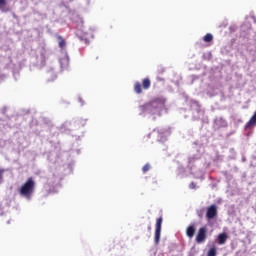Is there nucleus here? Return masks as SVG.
Segmentation results:
<instances>
[{
    "label": "nucleus",
    "mask_w": 256,
    "mask_h": 256,
    "mask_svg": "<svg viewBox=\"0 0 256 256\" xmlns=\"http://www.w3.org/2000/svg\"><path fill=\"white\" fill-rule=\"evenodd\" d=\"M20 197H25V199H31L33 193H35V180L33 178H28L26 182L18 189Z\"/></svg>",
    "instance_id": "f257e3e1"
},
{
    "label": "nucleus",
    "mask_w": 256,
    "mask_h": 256,
    "mask_svg": "<svg viewBox=\"0 0 256 256\" xmlns=\"http://www.w3.org/2000/svg\"><path fill=\"white\" fill-rule=\"evenodd\" d=\"M163 107V102L161 100L156 99L151 101L150 103L144 104L141 106V109L144 113H149V115H155L157 111H159Z\"/></svg>",
    "instance_id": "f03ea898"
},
{
    "label": "nucleus",
    "mask_w": 256,
    "mask_h": 256,
    "mask_svg": "<svg viewBox=\"0 0 256 256\" xmlns=\"http://www.w3.org/2000/svg\"><path fill=\"white\" fill-rule=\"evenodd\" d=\"M195 241L198 243V245H201V243H205V241H207V227L204 226L199 228Z\"/></svg>",
    "instance_id": "7ed1b4c3"
},
{
    "label": "nucleus",
    "mask_w": 256,
    "mask_h": 256,
    "mask_svg": "<svg viewBox=\"0 0 256 256\" xmlns=\"http://www.w3.org/2000/svg\"><path fill=\"white\" fill-rule=\"evenodd\" d=\"M218 215L217 205L212 204L206 208V219L212 221Z\"/></svg>",
    "instance_id": "20e7f679"
},
{
    "label": "nucleus",
    "mask_w": 256,
    "mask_h": 256,
    "mask_svg": "<svg viewBox=\"0 0 256 256\" xmlns=\"http://www.w3.org/2000/svg\"><path fill=\"white\" fill-rule=\"evenodd\" d=\"M161 225H163V217H159L156 220V230H155V245H159V241H161Z\"/></svg>",
    "instance_id": "39448f33"
},
{
    "label": "nucleus",
    "mask_w": 256,
    "mask_h": 256,
    "mask_svg": "<svg viewBox=\"0 0 256 256\" xmlns=\"http://www.w3.org/2000/svg\"><path fill=\"white\" fill-rule=\"evenodd\" d=\"M195 224H191L186 228V235L189 239H193V237H195Z\"/></svg>",
    "instance_id": "423d86ee"
},
{
    "label": "nucleus",
    "mask_w": 256,
    "mask_h": 256,
    "mask_svg": "<svg viewBox=\"0 0 256 256\" xmlns=\"http://www.w3.org/2000/svg\"><path fill=\"white\" fill-rule=\"evenodd\" d=\"M0 11H2V13H9V11H11L7 0H0Z\"/></svg>",
    "instance_id": "0eeeda50"
},
{
    "label": "nucleus",
    "mask_w": 256,
    "mask_h": 256,
    "mask_svg": "<svg viewBox=\"0 0 256 256\" xmlns=\"http://www.w3.org/2000/svg\"><path fill=\"white\" fill-rule=\"evenodd\" d=\"M60 67L62 69H67L69 67V56H63L60 58Z\"/></svg>",
    "instance_id": "6e6552de"
},
{
    "label": "nucleus",
    "mask_w": 256,
    "mask_h": 256,
    "mask_svg": "<svg viewBox=\"0 0 256 256\" xmlns=\"http://www.w3.org/2000/svg\"><path fill=\"white\" fill-rule=\"evenodd\" d=\"M255 125H256V111L254 112L250 120L246 123L245 128L249 129V127H254Z\"/></svg>",
    "instance_id": "1a4fd4ad"
},
{
    "label": "nucleus",
    "mask_w": 256,
    "mask_h": 256,
    "mask_svg": "<svg viewBox=\"0 0 256 256\" xmlns=\"http://www.w3.org/2000/svg\"><path fill=\"white\" fill-rule=\"evenodd\" d=\"M219 245H225L227 243V233H221L218 235Z\"/></svg>",
    "instance_id": "9d476101"
},
{
    "label": "nucleus",
    "mask_w": 256,
    "mask_h": 256,
    "mask_svg": "<svg viewBox=\"0 0 256 256\" xmlns=\"http://www.w3.org/2000/svg\"><path fill=\"white\" fill-rule=\"evenodd\" d=\"M143 89L147 90L151 87V80L149 78H145L142 80Z\"/></svg>",
    "instance_id": "9b49d317"
},
{
    "label": "nucleus",
    "mask_w": 256,
    "mask_h": 256,
    "mask_svg": "<svg viewBox=\"0 0 256 256\" xmlns=\"http://www.w3.org/2000/svg\"><path fill=\"white\" fill-rule=\"evenodd\" d=\"M134 91L138 95H141V93H143V89L141 88V83L135 82V84H134Z\"/></svg>",
    "instance_id": "f8f14e48"
},
{
    "label": "nucleus",
    "mask_w": 256,
    "mask_h": 256,
    "mask_svg": "<svg viewBox=\"0 0 256 256\" xmlns=\"http://www.w3.org/2000/svg\"><path fill=\"white\" fill-rule=\"evenodd\" d=\"M57 39H58V45L60 49H65V45H67V43L65 42V39H63L62 36H57Z\"/></svg>",
    "instance_id": "ddd939ff"
},
{
    "label": "nucleus",
    "mask_w": 256,
    "mask_h": 256,
    "mask_svg": "<svg viewBox=\"0 0 256 256\" xmlns=\"http://www.w3.org/2000/svg\"><path fill=\"white\" fill-rule=\"evenodd\" d=\"M211 41H213V34L207 33V34L203 37V42H204V43H211Z\"/></svg>",
    "instance_id": "4468645a"
},
{
    "label": "nucleus",
    "mask_w": 256,
    "mask_h": 256,
    "mask_svg": "<svg viewBox=\"0 0 256 256\" xmlns=\"http://www.w3.org/2000/svg\"><path fill=\"white\" fill-rule=\"evenodd\" d=\"M207 256H217V248L215 246L211 247L208 250Z\"/></svg>",
    "instance_id": "2eb2a0df"
},
{
    "label": "nucleus",
    "mask_w": 256,
    "mask_h": 256,
    "mask_svg": "<svg viewBox=\"0 0 256 256\" xmlns=\"http://www.w3.org/2000/svg\"><path fill=\"white\" fill-rule=\"evenodd\" d=\"M151 169V164L147 163L143 166L142 171L143 173H147Z\"/></svg>",
    "instance_id": "dca6fc26"
},
{
    "label": "nucleus",
    "mask_w": 256,
    "mask_h": 256,
    "mask_svg": "<svg viewBox=\"0 0 256 256\" xmlns=\"http://www.w3.org/2000/svg\"><path fill=\"white\" fill-rule=\"evenodd\" d=\"M204 214H205L204 209L197 210V216L199 217V219H203Z\"/></svg>",
    "instance_id": "f3484780"
},
{
    "label": "nucleus",
    "mask_w": 256,
    "mask_h": 256,
    "mask_svg": "<svg viewBox=\"0 0 256 256\" xmlns=\"http://www.w3.org/2000/svg\"><path fill=\"white\" fill-rule=\"evenodd\" d=\"M3 173H5V169L0 168V181H3Z\"/></svg>",
    "instance_id": "a211bd4d"
},
{
    "label": "nucleus",
    "mask_w": 256,
    "mask_h": 256,
    "mask_svg": "<svg viewBox=\"0 0 256 256\" xmlns=\"http://www.w3.org/2000/svg\"><path fill=\"white\" fill-rule=\"evenodd\" d=\"M189 188H190V189H197V184H195V182H192V183L189 185Z\"/></svg>",
    "instance_id": "6ab92c4d"
},
{
    "label": "nucleus",
    "mask_w": 256,
    "mask_h": 256,
    "mask_svg": "<svg viewBox=\"0 0 256 256\" xmlns=\"http://www.w3.org/2000/svg\"><path fill=\"white\" fill-rule=\"evenodd\" d=\"M95 59H96V60L99 59V56H96Z\"/></svg>",
    "instance_id": "aec40b11"
},
{
    "label": "nucleus",
    "mask_w": 256,
    "mask_h": 256,
    "mask_svg": "<svg viewBox=\"0 0 256 256\" xmlns=\"http://www.w3.org/2000/svg\"><path fill=\"white\" fill-rule=\"evenodd\" d=\"M149 231H151V226L148 227Z\"/></svg>",
    "instance_id": "412c9836"
}]
</instances>
